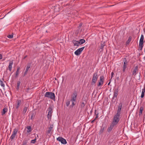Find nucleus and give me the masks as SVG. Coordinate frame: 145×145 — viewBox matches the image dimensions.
Segmentation results:
<instances>
[{
    "label": "nucleus",
    "mask_w": 145,
    "mask_h": 145,
    "mask_svg": "<svg viewBox=\"0 0 145 145\" xmlns=\"http://www.w3.org/2000/svg\"><path fill=\"white\" fill-rule=\"evenodd\" d=\"M120 114L116 113L114 116L113 120L112 121L113 124L116 125L118 123L120 119Z\"/></svg>",
    "instance_id": "obj_1"
},
{
    "label": "nucleus",
    "mask_w": 145,
    "mask_h": 145,
    "mask_svg": "<svg viewBox=\"0 0 145 145\" xmlns=\"http://www.w3.org/2000/svg\"><path fill=\"white\" fill-rule=\"evenodd\" d=\"M44 97L52 99H54L55 98L54 93L50 92H46L44 94Z\"/></svg>",
    "instance_id": "obj_2"
},
{
    "label": "nucleus",
    "mask_w": 145,
    "mask_h": 145,
    "mask_svg": "<svg viewBox=\"0 0 145 145\" xmlns=\"http://www.w3.org/2000/svg\"><path fill=\"white\" fill-rule=\"evenodd\" d=\"M144 40V36L142 35L139 41V47L140 50H142L143 47V44Z\"/></svg>",
    "instance_id": "obj_3"
},
{
    "label": "nucleus",
    "mask_w": 145,
    "mask_h": 145,
    "mask_svg": "<svg viewBox=\"0 0 145 145\" xmlns=\"http://www.w3.org/2000/svg\"><path fill=\"white\" fill-rule=\"evenodd\" d=\"M48 110V111L47 117L48 119H50L52 116V114L53 112V108L51 106H50L49 107Z\"/></svg>",
    "instance_id": "obj_4"
},
{
    "label": "nucleus",
    "mask_w": 145,
    "mask_h": 145,
    "mask_svg": "<svg viewBox=\"0 0 145 145\" xmlns=\"http://www.w3.org/2000/svg\"><path fill=\"white\" fill-rule=\"evenodd\" d=\"M98 78L97 72H95L93 74V77L92 80V83L95 84Z\"/></svg>",
    "instance_id": "obj_5"
},
{
    "label": "nucleus",
    "mask_w": 145,
    "mask_h": 145,
    "mask_svg": "<svg viewBox=\"0 0 145 145\" xmlns=\"http://www.w3.org/2000/svg\"><path fill=\"white\" fill-rule=\"evenodd\" d=\"M18 131V129L16 128L14 129L13 133L10 137V139L12 140L15 137Z\"/></svg>",
    "instance_id": "obj_6"
},
{
    "label": "nucleus",
    "mask_w": 145,
    "mask_h": 145,
    "mask_svg": "<svg viewBox=\"0 0 145 145\" xmlns=\"http://www.w3.org/2000/svg\"><path fill=\"white\" fill-rule=\"evenodd\" d=\"M84 48L85 47H83L78 49L75 52V54L76 56L79 55L83 50L84 49Z\"/></svg>",
    "instance_id": "obj_7"
},
{
    "label": "nucleus",
    "mask_w": 145,
    "mask_h": 145,
    "mask_svg": "<svg viewBox=\"0 0 145 145\" xmlns=\"http://www.w3.org/2000/svg\"><path fill=\"white\" fill-rule=\"evenodd\" d=\"M57 140L61 142L63 144H65L67 143L66 140L62 137H59L57 138Z\"/></svg>",
    "instance_id": "obj_8"
},
{
    "label": "nucleus",
    "mask_w": 145,
    "mask_h": 145,
    "mask_svg": "<svg viewBox=\"0 0 145 145\" xmlns=\"http://www.w3.org/2000/svg\"><path fill=\"white\" fill-rule=\"evenodd\" d=\"M104 82V77L103 76H101L100 77V80H99V83L97 84V86H99L102 85Z\"/></svg>",
    "instance_id": "obj_9"
},
{
    "label": "nucleus",
    "mask_w": 145,
    "mask_h": 145,
    "mask_svg": "<svg viewBox=\"0 0 145 145\" xmlns=\"http://www.w3.org/2000/svg\"><path fill=\"white\" fill-rule=\"evenodd\" d=\"M77 95V93L76 92H74L72 95L71 101H76Z\"/></svg>",
    "instance_id": "obj_10"
},
{
    "label": "nucleus",
    "mask_w": 145,
    "mask_h": 145,
    "mask_svg": "<svg viewBox=\"0 0 145 145\" xmlns=\"http://www.w3.org/2000/svg\"><path fill=\"white\" fill-rule=\"evenodd\" d=\"M116 125L115 124H113V123H112L110 125V126L108 127L107 129V131L108 132H110L114 128V127Z\"/></svg>",
    "instance_id": "obj_11"
},
{
    "label": "nucleus",
    "mask_w": 145,
    "mask_h": 145,
    "mask_svg": "<svg viewBox=\"0 0 145 145\" xmlns=\"http://www.w3.org/2000/svg\"><path fill=\"white\" fill-rule=\"evenodd\" d=\"M122 104L121 103H120L119 105L118 108L117 110V113L119 114H121V109L122 108Z\"/></svg>",
    "instance_id": "obj_12"
},
{
    "label": "nucleus",
    "mask_w": 145,
    "mask_h": 145,
    "mask_svg": "<svg viewBox=\"0 0 145 145\" xmlns=\"http://www.w3.org/2000/svg\"><path fill=\"white\" fill-rule=\"evenodd\" d=\"M13 61H10L9 65L8 66V69L10 71H11L12 67V65L13 64Z\"/></svg>",
    "instance_id": "obj_13"
},
{
    "label": "nucleus",
    "mask_w": 145,
    "mask_h": 145,
    "mask_svg": "<svg viewBox=\"0 0 145 145\" xmlns=\"http://www.w3.org/2000/svg\"><path fill=\"white\" fill-rule=\"evenodd\" d=\"M53 127L54 126L53 125H50V127L48 128V130L46 132V133L47 134L51 133V132L52 130V129Z\"/></svg>",
    "instance_id": "obj_14"
},
{
    "label": "nucleus",
    "mask_w": 145,
    "mask_h": 145,
    "mask_svg": "<svg viewBox=\"0 0 145 145\" xmlns=\"http://www.w3.org/2000/svg\"><path fill=\"white\" fill-rule=\"evenodd\" d=\"M31 65V64L30 63H29V64H27V67H26L25 71L24 73V76L25 75L27 74V72L29 68L30 67Z\"/></svg>",
    "instance_id": "obj_15"
},
{
    "label": "nucleus",
    "mask_w": 145,
    "mask_h": 145,
    "mask_svg": "<svg viewBox=\"0 0 145 145\" xmlns=\"http://www.w3.org/2000/svg\"><path fill=\"white\" fill-rule=\"evenodd\" d=\"M72 42L74 46H78L80 45L79 40H73L72 41Z\"/></svg>",
    "instance_id": "obj_16"
},
{
    "label": "nucleus",
    "mask_w": 145,
    "mask_h": 145,
    "mask_svg": "<svg viewBox=\"0 0 145 145\" xmlns=\"http://www.w3.org/2000/svg\"><path fill=\"white\" fill-rule=\"evenodd\" d=\"M123 67L126 68L127 67V62L126 60V59L125 58H124L123 59Z\"/></svg>",
    "instance_id": "obj_17"
},
{
    "label": "nucleus",
    "mask_w": 145,
    "mask_h": 145,
    "mask_svg": "<svg viewBox=\"0 0 145 145\" xmlns=\"http://www.w3.org/2000/svg\"><path fill=\"white\" fill-rule=\"evenodd\" d=\"M8 110L7 108L5 107L4 108L3 110L1 112V114L2 115H4L5 113L7 112Z\"/></svg>",
    "instance_id": "obj_18"
},
{
    "label": "nucleus",
    "mask_w": 145,
    "mask_h": 145,
    "mask_svg": "<svg viewBox=\"0 0 145 145\" xmlns=\"http://www.w3.org/2000/svg\"><path fill=\"white\" fill-rule=\"evenodd\" d=\"M138 67L137 66L135 67L134 70L133 72V74L134 75H135L136 74V72L138 71Z\"/></svg>",
    "instance_id": "obj_19"
},
{
    "label": "nucleus",
    "mask_w": 145,
    "mask_h": 145,
    "mask_svg": "<svg viewBox=\"0 0 145 145\" xmlns=\"http://www.w3.org/2000/svg\"><path fill=\"white\" fill-rule=\"evenodd\" d=\"M20 69V67H18L17 68L16 71V72L15 76L16 77H17L19 74V71Z\"/></svg>",
    "instance_id": "obj_20"
},
{
    "label": "nucleus",
    "mask_w": 145,
    "mask_h": 145,
    "mask_svg": "<svg viewBox=\"0 0 145 145\" xmlns=\"http://www.w3.org/2000/svg\"><path fill=\"white\" fill-rule=\"evenodd\" d=\"M28 106H29V105H27L26 106H25L24 107V108L23 109V112L24 114H25L26 113V112L27 110V108L28 107Z\"/></svg>",
    "instance_id": "obj_21"
},
{
    "label": "nucleus",
    "mask_w": 145,
    "mask_h": 145,
    "mask_svg": "<svg viewBox=\"0 0 145 145\" xmlns=\"http://www.w3.org/2000/svg\"><path fill=\"white\" fill-rule=\"evenodd\" d=\"M26 128L27 129V133H29L31 131V127L30 126H28L26 127Z\"/></svg>",
    "instance_id": "obj_22"
},
{
    "label": "nucleus",
    "mask_w": 145,
    "mask_h": 145,
    "mask_svg": "<svg viewBox=\"0 0 145 145\" xmlns=\"http://www.w3.org/2000/svg\"><path fill=\"white\" fill-rule=\"evenodd\" d=\"M79 41L80 45L82 44L85 42V40L84 39H81Z\"/></svg>",
    "instance_id": "obj_23"
},
{
    "label": "nucleus",
    "mask_w": 145,
    "mask_h": 145,
    "mask_svg": "<svg viewBox=\"0 0 145 145\" xmlns=\"http://www.w3.org/2000/svg\"><path fill=\"white\" fill-rule=\"evenodd\" d=\"M21 103V101L20 100L17 101V104L16 106V108L17 109L18 108Z\"/></svg>",
    "instance_id": "obj_24"
},
{
    "label": "nucleus",
    "mask_w": 145,
    "mask_h": 145,
    "mask_svg": "<svg viewBox=\"0 0 145 145\" xmlns=\"http://www.w3.org/2000/svg\"><path fill=\"white\" fill-rule=\"evenodd\" d=\"M131 39H132V38L131 36H130L128 38V39L126 42V44L127 45L128 44H129L130 42L131 41Z\"/></svg>",
    "instance_id": "obj_25"
},
{
    "label": "nucleus",
    "mask_w": 145,
    "mask_h": 145,
    "mask_svg": "<svg viewBox=\"0 0 145 145\" xmlns=\"http://www.w3.org/2000/svg\"><path fill=\"white\" fill-rule=\"evenodd\" d=\"M143 110V108L142 107H141L140 109V111L139 112V115L140 116L142 115V112Z\"/></svg>",
    "instance_id": "obj_26"
},
{
    "label": "nucleus",
    "mask_w": 145,
    "mask_h": 145,
    "mask_svg": "<svg viewBox=\"0 0 145 145\" xmlns=\"http://www.w3.org/2000/svg\"><path fill=\"white\" fill-rule=\"evenodd\" d=\"M105 130V128L103 127H101L99 133V134H102L104 131Z\"/></svg>",
    "instance_id": "obj_27"
},
{
    "label": "nucleus",
    "mask_w": 145,
    "mask_h": 145,
    "mask_svg": "<svg viewBox=\"0 0 145 145\" xmlns=\"http://www.w3.org/2000/svg\"><path fill=\"white\" fill-rule=\"evenodd\" d=\"M35 115L33 113H31V115L30 119L31 120H33L34 119Z\"/></svg>",
    "instance_id": "obj_28"
},
{
    "label": "nucleus",
    "mask_w": 145,
    "mask_h": 145,
    "mask_svg": "<svg viewBox=\"0 0 145 145\" xmlns=\"http://www.w3.org/2000/svg\"><path fill=\"white\" fill-rule=\"evenodd\" d=\"M20 81H18L17 83V88H16L18 90L19 89V86H20Z\"/></svg>",
    "instance_id": "obj_29"
},
{
    "label": "nucleus",
    "mask_w": 145,
    "mask_h": 145,
    "mask_svg": "<svg viewBox=\"0 0 145 145\" xmlns=\"http://www.w3.org/2000/svg\"><path fill=\"white\" fill-rule=\"evenodd\" d=\"M145 92V91L142 90V91L141 93V97L142 98H143L144 95V93Z\"/></svg>",
    "instance_id": "obj_30"
},
{
    "label": "nucleus",
    "mask_w": 145,
    "mask_h": 145,
    "mask_svg": "<svg viewBox=\"0 0 145 145\" xmlns=\"http://www.w3.org/2000/svg\"><path fill=\"white\" fill-rule=\"evenodd\" d=\"M105 46V45L104 44V43L103 44H101V46L100 47V49L101 50V51H103V49L104 47V46Z\"/></svg>",
    "instance_id": "obj_31"
},
{
    "label": "nucleus",
    "mask_w": 145,
    "mask_h": 145,
    "mask_svg": "<svg viewBox=\"0 0 145 145\" xmlns=\"http://www.w3.org/2000/svg\"><path fill=\"white\" fill-rule=\"evenodd\" d=\"M70 104V101L68 100L67 101L66 103V106H68Z\"/></svg>",
    "instance_id": "obj_32"
},
{
    "label": "nucleus",
    "mask_w": 145,
    "mask_h": 145,
    "mask_svg": "<svg viewBox=\"0 0 145 145\" xmlns=\"http://www.w3.org/2000/svg\"><path fill=\"white\" fill-rule=\"evenodd\" d=\"M13 34L11 35H9L8 36V37L10 39H12L13 37Z\"/></svg>",
    "instance_id": "obj_33"
},
{
    "label": "nucleus",
    "mask_w": 145,
    "mask_h": 145,
    "mask_svg": "<svg viewBox=\"0 0 145 145\" xmlns=\"http://www.w3.org/2000/svg\"><path fill=\"white\" fill-rule=\"evenodd\" d=\"M0 84L1 86L3 87H4L5 86L4 84L2 81H0Z\"/></svg>",
    "instance_id": "obj_34"
},
{
    "label": "nucleus",
    "mask_w": 145,
    "mask_h": 145,
    "mask_svg": "<svg viewBox=\"0 0 145 145\" xmlns=\"http://www.w3.org/2000/svg\"><path fill=\"white\" fill-rule=\"evenodd\" d=\"M36 141V139H34L32 140L31 141V142L32 143L34 144L35 143Z\"/></svg>",
    "instance_id": "obj_35"
},
{
    "label": "nucleus",
    "mask_w": 145,
    "mask_h": 145,
    "mask_svg": "<svg viewBox=\"0 0 145 145\" xmlns=\"http://www.w3.org/2000/svg\"><path fill=\"white\" fill-rule=\"evenodd\" d=\"M118 95V93H114V96L112 97V99H114V97H116Z\"/></svg>",
    "instance_id": "obj_36"
},
{
    "label": "nucleus",
    "mask_w": 145,
    "mask_h": 145,
    "mask_svg": "<svg viewBox=\"0 0 145 145\" xmlns=\"http://www.w3.org/2000/svg\"><path fill=\"white\" fill-rule=\"evenodd\" d=\"M85 104L84 102H82L81 104V107H83L85 106Z\"/></svg>",
    "instance_id": "obj_37"
},
{
    "label": "nucleus",
    "mask_w": 145,
    "mask_h": 145,
    "mask_svg": "<svg viewBox=\"0 0 145 145\" xmlns=\"http://www.w3.org/2000/svg\"><path fill=\"white\" fill-rule=\"evenodd\" d=\"M118 89L117 88V89H115L114 91V93H118Z\"/></svg>",
    "instance_id": "obj_38"
},
{
    "label": "nucleus",
    "mask_w": 145,
    "mask_h": 145,
    "mask_svg": "<svg viewBox=\"0 0 145 145\" xmlns=\"http://www.w3.org/2000/svg\"><path fill=\"white\" fill-rule=\"evenodd\" d=\"M71 101L72 102V105L73 106L75 105L74 102L76 101Z\"/></svg>",
    "instance_id": "obj_39"
},
{
    "label": "nucleus",
    "mask_w": 145,
    "mask_h": 145,
    "mask_svg": "<svg viewBox=\"0 0 145 145\" xmlns=\"http://www.w3.org/2000/svg\"><path fill=\"white\" fill-rule=\"evenodd\" d=\"M114 73L113 72H111V78H112L113 76L114 75Z\"/></svg>",
    "instance_id": "obj_40"
},
{
    "label": "nucleus",
    "mask_w": 145,
    "mask_h": 145,
    "mask_svg": "<svg viewBox=\"0 0 145 145\" xmlns=\"http://www.w3.org/2000/svg\"><path fill=\"white\" fill-rule=\"evenodd\" d=\"M82 23H80V24H79V26L78 27V28L80 29V28L81 27V26L82 25Z\"/></svg>",
    "instance_id": "obj_41"
},
{
    "label": "nucleus",
    "mask_w": 145,
    "mask_h": 145,
    "mask_svg": "<svg viewBox=\"0 0 145 145\" xmlns=\"http://www.w3.org/2000/svg\"><path fill=\"white\" fill-rule=\"evenodd\" d=\"M126 69V68H124V67H123V72H124L125 70V69Z\"/></svg>",
    "instance_id": "obj_42"
},
{
    "label": "nucleus",
    "mask_w": 145,
    "mask_h": 145,
    "mask_svg": "<svg viewBox=\"0 0 145 145\" xmlns=\"http://www.w3.org/2000/svg\"><path fill=\"white\" fill-rule=\"evenodd\" d=\"M2 58V54H0V59H1Z\"/></svg>",
    "instance_id": "obj_43"
},
{
    "label": "nucleus",
    "mask_w": 145,
    "mask_h": 145,
    "mask_svg": "<svg viewBox=\"0 0 145 145\" xmlns=\"http://www.w3.org/2000/svg\"><path fill=\"white\" fill-rule=\"evenodd\" d=\"M142 90L144 91H145V84L144 85V88L143 89H142Z\"/></svg>",
    "instance_id": "obj_44"
},
{
    "label": "nucleus",
    "mask_w": 145,
    "mask_h": 145,
    "mask_svg": "<svg viewBox=\"0 0 145 145\" xmlns=\"http://www.w3.org/2000/svg\"><path fill=\"white\" fill-rule=\"evenodd\" d=\"M26 143L25 142H24L23 143V145H26Z\"/></svg>",
    "instance_id": "obj_45"
},
{
    "label": "nucleus",
    "mask_w": 145,
    "mask_h": 145,
    "mask_svg": "<svg viewBox=\"0 0 145 145\" xmlns=\"http://www.w3.org/2000/svg\"><path fill=\"white\" fill-rule=\"evenodd\" d=\"M27 57V56H25L24 58V59H25Z\"/></svg>",
    "instance_id": "obj_46"
},
{
    "label": "nucleus",
    "mask_w": 145,
    "mask_h": 145,
    "mask_svg": "<svg viewBox=\"0 0 145 145\" xmlns=\"http://www.w3.org/2000/svg\"><path fill=\"white\" fill-rule=\"evenodd\" d=\"M95 119H94L91 122L93 123L94 122V121L95 120Z\"/></svg>",
    "instance_id": "obj_47"
},
{
    "label": "nucleus",
    "mask_w": 145,
    "mask_h": 145,
    "mask_svg": "<svg viewBox=\"0 0 145 145\" xmlns=\"http://www.w3.org/2000/svg\"><path fill=\"white\" fill-rule=\"evenodd\" d=\"M110 83V82L108 84V85H109Z\"/></svg>",
    "instance_id": "obj_48"
},
{
    "label": "nucleus",
    "mask_w": 145,
    "mask_h": 145,
    "mask_svg": "<svg viewBox=\"0 0 145 145\" xmlns=\"http://www.w3.org/2000/svg\"><path fill=\"white\" fill-rule=\"evenodd\" d=\"M97 117H98V115H97L95 119H96V118H97Z\"/></svg>",
    "instance_id": "obj_49"
},
{
    "label": "nucleus",
    "mask_w": 145,
    "mask_h": 145,
    "mask_svg": "<svg viewBox=\"0 0 145 145\" xmlns=\"http://www.w3.org/2000/svg\"><path fill=\"white\" fill-rule=\"evenodd\" d=\"M144 73H145V72H144Z\"/></svg>",
    "instance_id": "obj_50"
}]
</instances>
